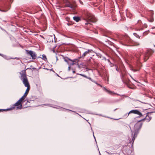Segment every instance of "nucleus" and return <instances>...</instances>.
<instances>
[{
  "label": "nucleus",
  "mask_w": 155,
  "mask_h": 155,
  "mask_svg": "<svg viewBox=\"0 0 155 155\" xmlns=\"http://www.w3.org/2000/svg\"><path fill=\"white\" fill-rule=\"evenodd\" d=\"M67 110H69L71 111V110H68V109Z\"/></svg>",
  "instance_id": "nucleus-32"
},
{
  "label": "nucleus",
  "mask_w": 155,
  "mask_h": 155,
  "mask_svg": "<svg viewBox=\"0 0 155 155\" xmlns=\"http://www.w3.org/2000/svg\"><path fill=\"white\" fill-rule=\"evenodd\" d=\"M92 51V50H88L87 51L85 52L79 58H84L86 55H87L89 53L91 52Z\"/></svg>",
  "instance_id": "nucleus-9"
},
{
  "label": "nucleus",
  "mask_w": 155,
  "mask_h": 155,
  "mask_svg": "<svg viewBox=\"0 0 155 155\" xmlns=\"http://www.w3.org/2000/svg\"><path fill=\"white\" fill-rule=\"evenodd\" d=\"M26 51L27 54H29L31 56L32 59H35L36 58L37 56L35 52L32 51H28L26 50Z\"/></svg>",
  "instance_id": "nucleus-7"
},
{
  "label": "nucleus",
  "mask_w": 155,
  "mask_h": 155,
  "mask_svg": "<svg viewBox=\"0 0 155 155\" xmlns=\"http://www.w3.org/2000/svg\"><path fill=\"white\" fill-rule=\"evenodd\" d=\"M116 70L117 71H118V69L117 68H116Z\"/></svg>",
  "instance_id": "nucleus-26"
},
{
  "label": "nucleus",
  "mask_w": 155,
  "mask_h": 155,
  "mask_svg": "<svg viewBox=\"0 0 155 155\" xmlns=\"http://www.w3.org/2000/svg\"><path fill=\"white\" fill-rule=\"evenodd\" d=\"M153 52V51L151 49L147 50L144 55L143 58L144 61H146L149 58L150 56L152 54Z\"/></svg>",
  "instance_id": "nucleus-6"
},
{
  "label": "nucleus",
  "mask_w": 155,
  "mask_h": 155,
  "mask_svg": "<svg viewBox=\"0 0 155 155\" xmlns=\"http://www.w3.org/2000/svg\"><path fill=\"white\" fill-rule=\"evenodd\" d=\"M154 28V27H153V28H153H153Z\"/></svg>",
  "instance_id": "nucleus-33"
},
{
  "label": "nucleus",
  "mask_w": 155,
  "mask_h": 155,
  "mask_svg": "<svg viewBox=\"0 0 155 155\" xmlns=\"http://www.w3.org/2000/svg\"><path fill=\"white\" fill-rule=\"evenodd\" d=\"M79 2L82 5H83V3L80 0H79Z\"/></svg>",
  "instance_id": "nucleus-23"
},
{
  "label": "nucleus",
  "mask_w": 155,
  "mask_h": 155,
  "mask_svg": "<svg viewBox=\"0 0 155 155\" xmlns=\"http://www.w3.org/2000/svg\"><path fill=\"white\" fill-rule=\"evenodd\" d=\"M70 68H71V67L70 66H69L68 68V69L69 71L70 70Z\"/></svg>",
  "instance_id": "nucleus-24"
},
{
  "label": "nucleus",
  "mask_w": 155,
  "mask_h": 155,
  "mask_svg": "<svg viewBox=\"0 0 155 155\" xmlns=\"http://www.w3.org/2000/svg\"><path fill=\"white\" fill-rule=\"evenodd\" d=\"M130 77H131H131V76H130Z\"/></svg>",
  "instance_id": "nucleus-34"
},
{
  "label": "nucleus",
  "mask_w": 155,
  "mask_h": 155,
  "mask_svg": "<svg viewBox=\"0 0 155 155\" xmlns=\"http://www.w3.org/2000/svg\"><path fill=\"white\" fill-rule=\"evenodd\" d=\"M104 90L108 92L109 94H110L112 95L113 94H115V93H113L112 92L108 90H107V89H106L105 88H104Z\"/></svg>",
  "instance_id": "nucleus-12"
},
{
  "label": "nucleus",
  "mask_w": 155,
  "mask_h": 155,
  "mask_svg": "<svg viewBox=\"0 0 155 155\" xmlns=\"http://www.w3.org/2000/svg\"><path fill=\"white\" fill-rule=\"evenodd\" d=\"M0 110V112L2 111H3V110Z\"/></svg>",
  "instance_id": "nucleus-29"
},
{
  "label": "nucleus",
  "mask_w": 155,
  "mask_h": 155,
  "mask_svg": "<svg viewBox=\"0 0 155 155\" xmlns=\"http://www.w3.org/2000/svg\"><path fill=\"white\" fill-rule=\"evenodd\" d=\"M83 77H84L85 78H87V77L86 76V75H83Z\"/></svg>",
  "instance_id": "nucleus-25"
},
{
  "label": "nucleus",
  "mask_w": 155,
  "mask_h": 155,
  "mask_svg": "<svg viewBox=\"0 0 155 155\" xmlns=\"http://www.w3.org/2000/svg\"><path fill=\"white\" fill-rule=\"evenodd\" d=\"M137 134V133H136V132L134 133V137H133V138L132 139V140L133 141V142L134 140L135 137H136Z\"/></svg>",
  "instance_id": "nucleus-15"
},
{
  "label": "nucleus",
  "mask_w": 155,
  "mask_h": 155,
  "mask_svg": "<svg viewBox=\"0 0 155 155\" xmlns=\"http://www.w3.org/2000/svg\"><path fill=\"white\" fill-rule=\"evenodd\" d=\"M145 120H146L147 121L149 122L151 119V117L149 116L148 115V113L147 114L146 117H145Z\"/></svg>",
  "instance_id": "nucleus-10"
},
{
  "label": "nucleus",
  "mask_w": 155,
  "mask_h": 155,
  "mask_svg": "<svg viewBox=\"0 0 155 155\" xmlns=\"http://www.w3.org/2000/svg\"><path fill=\"white\" fill-rule=\"evenodd\" d=\"M42 59L45 61H46L47 60V58L46 56L45 55H42Z\"/></svg>",
  "instance_id": "nucleus-16"
},
{
  "label": "nucleus",
  "mask_w": 155,
  "mask_h": 155,
  "mask_svg": "<svg viewBox=\"0 0 155 155\" xmlns=\"http://www.w3.org/2000/svg\"><path fill=\"white\" fill-rule=\"evenodd\" d=\"M25 70H23L21 71L22 73H20L21 74V80L22 81L23 84L25 87H27L26 91L23 96L21 98H22L23 100H24L27 96L30 88V86L28 82L27 78L25 74Z\"/></svg>",
  "instance_id": "nucleus-1"
},
{
  "label": "nucleus",
  "mask_w": 155,
  "mask_h": 155,
  "mask_svg": "<svg viewBox=\"0 0 155 155\" xmlns=\"http://www.w3.org/2000/svg\"><path fill=\"white\" fill-rule=\"evenodd\" d=\"M73 19L76 21L77 22H78L80 20V19L78 17L74 16L73 17Z\"/></svg>",
  "instance_id": "nucleus-11"
},
{
  "label": "nucleus",
  "mask_w": 155,
  "mask_h": 155,
  "mask_svg": "<svg viewBox=\"0 0 155 155\" xmlns=\"http://www.w3.org/2000/svg\"><path fill=\"white\" fill-rule=\"evenodd\" d=\"M0 55H1V54H0Z\"/></svg>",
  "instance_id": "nucleus-35"
},
{
  "label": "nucleus",
  "mask_w": 155,
  "mask_h": 155,
  "mask_svg": "<svg viewBox=\"0 0 155 155\" xmlns=\"http://www.w3.org/2000/svg\"><path fill=\"white\" fill-rule=\"evenodd\" d=\"M140 55V54H136V57L139 60Z\"/></svg>",
  "instance_id": "nucleus-18"
},
{
  "label": "nucleus",
  "mask_w": 155,
  "mask_h": 155,
  "mask_svg": "<svg viewBox=\"0 0 155 155\" xmlns=\"http://www.w3.org/2000/svg\"><path fill=\"white\" fill-rule=\"evenodd\" d=\"M87 78L90 80H91V78Z\"/></svg>",
  "instance_id": "nucleus-30"
},
{
  "label": "nucleus",
  "mask_w": 155,
  "mask_h": 155,
  "mask_svg": "<svg viewBox=\"0 0 155 155\" xmlns=\"http://www.w3.org/2000/svg\"><path fill=\"white\" fill-rule=\"evenodd\" d=\"M64 3H65L66 6L69 7L71 8H73V6L70 3L68 0H62Z\"/></svg>",
  "instance_id": "nucleus-8"
},
{
  "label": "nucleus",
  "mask_w": 155,
  "mask_h": 155,
  "mask_svg": "<svg viewBox=\"0 0 155 155\" xmlns=\"http://www.w3.org/2000/svg\"><path fill=\"white\" fill-rule=\"evenodd\" d=\"M139 45V43L137 42H134L133 44V45Z\"/></svg>",
  "instance_id": "nucleus-19"
},
{
  "label": "nucleus",
  "mask_w": 155,
  "mask_h": 155,
  "mask_svg": "<svg viewBox=\"0 0 155 155\" xmlns=\"http://www.w3.org/2000/svg\"><path fill=\"white\" fill-rule=\"evenodd\" d=\"M143 123L141 122H140L138 121L135 125L134 127V129L135 132L138 134V131L142 127Z\"/></svg>",
  "instance_id": "nucleus-4"
},
{
  "label": "nucleus",
  "mask_w": 155,
  "mask_h": 155,
  "mask_svg": "<svg viewBox=\"0 0 155 155\" xmlns=\"http://www.w3.org/2000/svg\"><path fill=\"white\" fill-rule=\"evenodd\" d=\"M29 103H30V102L29 101H27V102L26 103V104H28L26 105H25V107H29L30 106V104H29Z\"/></svg>",
  "instance_id": "nucleus-17"
},
{
  "label": "nucleus",
  "mask_w": 155,
  "mask_h": 155,
  "mask_svg": "<svg viewBox=\"0 0 155 155\" xmlns=\"http://www.w3.org/2000/svg\"><path fill=\"white\" fill-rule=\"evenodd\" d=\"M73 73H75V71H73Z\"/></svg>",
  "instance_id": "nucleus-31"
},
{
  "label": "nucleus",
  "mask_w": 155,
  "mask_h": 155,
  "mask_svg": "<svg viewBox=\"0 0 155 155\" xmlns=\"http://www.w3.org/2000/svg\"><path fill=\"white\" fill-rule=\"evenodd\" d=\"M80 75H81V76H83V75H84V74H79Z\"/></svg>",
  "instance_id": "nucleus-27"
},
{
  "label": "nucleus",
  "mask_w": 155,
  "mask_h": 155,
  "mask_svg": "<svg viewBox=\"0 0 155 155\" xmlns=\"http://www.w3.org/2000/svg\"><path fill=\"white\" fill-rule=\"evenodd\" d=\"M145 120H146L145 119V118H143V119H141V120H140L138 121L139 122H141V121H144Z\"/></svg>",
  "instance_id": "nucleus-20"
},
{
  "label": "nucleus",
  "mask_w": 155,
  "mask_h": 155,
  "mask_svg": "<svg viewBox=\"0 0 155 155\" xmlns=\"http://www.w3.org/2000/svg\"><path fill=\"white\" fill-rule=\"evenodd\" d=\"M65 61L67 62L68 64H70L71 65H73L75 64V63L74 62H72V63H70L69 62V60H67L65 59Z\"/></svg>",
  "instance_id": "nucleus-13"
},
{
  "label": "nucleus",
  "mask_w": 155,
  "mask_h": 155,
  "mask_svg": "<svg viewBox=\"0 0 155 155\" xmlns=\"http://www.w3.org/2000/svg\"><path fill=\"white\" fill-rule=\"evenodd\" d=\"M23 100H24L22 99V98H20L17 102L12 106L10 108L8 109V110H11L15 108L17 110L21 109L22 108L21 102Z\"/></svg>",
  "instance_id": "nucleus-3"
},
{
  "label": "nucleus",
  "mask_w": 155,
  "mask_h": 155,
  "mask_svg": "<svg viewBox=\"0 0 155 155\" xmlns=\"http://www.w3.org/2000/svg\"><path fill=\"white\" fill-rule=\"evenodd\" d=\"M68 60L70 61H71L72 62H78V61H79V60L78 59H74V60H71L70 59H69Z\"/></svg>",
  "instance_id": "nucleus-14"
},
{
  "label": "nucleus",
  "mask_w": 155,
  "mask_h": 155,
  "mask_svg": "<svg viewBox=\"0 0 155 155\" xmlns=\"http://www.w3.org/2000/svg\"><path fill=\"white\" fill-rule=\"evenodd\" d=\"M134 34L136 37H138L139 38H140V36H139L138 35H137L136 34L134 33Z\"/></svg>",
  "instance_id": "nucleus-21"
},
{
  "label": "nucleus",
  "mask_w": 155,
  "mask_h": 155,
  "mask_svg": "<svg viewBox=\"0 0 155 155\" xmlns=\"http://www.w3.org/2000/svg\"><path fill=\"white\" fill-rule=\"evenodd\" d=\"M107 153H108V154H110V155H111V154H112V153H109V152H107Z\"/></svg>",
  "instance_id": "nucleus-28"
},
{
  "label": "nucleus",
  "mask_w": 155,
  "mask_h": 155,
  "mask_svg": "<svg viewBox=\"0 0 155 155\" xmlns=\"http://www.w3.org/2000/svg\"><path fill=\"white\" fill-rule=\"evenodd\" d=\"M84 19L87 21V22L85 23L86 25L90 24L89 23V22H94L97 21L94 16L89 12H87L85 13Z\"/></svg>",
  "instance_id": "nucleus-2"
},
{
  "label": "nucleus",
  "mask_w": 155,
  "mask_h": 155,
  "mask_svg": "<svg viewBox=\"0 0 155 155\" xmlns=\"http://www.w3.org/2000/svg\"><path fill=\"white\" fill-rule=\"evenodd\" d=\"M134 114L138 115V117H142L143 115L141 112L137 110H130L128 113L127 114V117H128L129 114Z\"/></svg>",
  "instance_id": "nucleus-5"
},
{
  "label": "nucleus",
  "mask_w": 155,
  "mask_h": 155,
  "mask_svg": "<svg viewBox=\"0 0 155 155\" xmlns=\"http://www.w3.org/2000/svg\"><path fill=\"white\" fill-rule=\"evenodd\" d=\"M131 69L132 71H138L139 70V69Z\"/></svg>",
  "instance_id": "nucleus-22"
}]
</instances>
